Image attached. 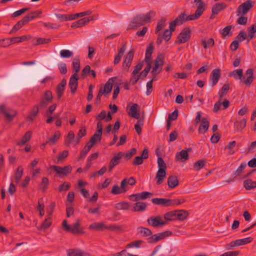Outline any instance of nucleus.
I'll return each instance as SVG.
<instances>
[{"instance_id":"58836bf2","label":"nucleus","mask_w":256,"mask_h":256,"mask_svg":"<svg viewBox=\"0 0 256 256\" xmlns=\"http://www.w3.org/2000/svg\"><path fill=\"white\" fill-rule=\"evenodd\" d=\"M51 40L50 38H38L32 40V42L34 46H38L42 44H48Z\"/></svg>"},{"instance_id":"37998d69","label":"nucleus","mask_w":256,"mask_h":256,"mask_svg":"<svg viewBox=\"0 0 256 256\" xmlns=\"http://www.w3.org/2000/svg\"><path fill=\"white\" fill-rule=\"evenodd\" d=\"M24 168L22 166H20L17 168V170L15 172L14 178L15 182L18 183L22 178L23 174Z\"/></svg>"},{"instance_id":"c03bdc74","label":"nucleus","mask_w":256,"mask_h":256,"mask_svg":"<svg viewBox=\"0 0 256 256\" xmlns=\"http://www.w3.org/2000/svg\"><path fill=\"white\" fill-rule=\"evenodd\" d=\"M89 228L94 230H102L106 229V226L102 222H94L90 225Z\"/></svg>"},{"instance_id":"f03ea898","label":"nucleus","mask_w":256,"mask_h":256,"mask_svg":"<svg viewBox=\"0 0 256 256\" xmlns=\"http://www.w3.org/2000/svg\"><path fill=\"white\" fill-rule=\"evenodd\" d=\"M245 76H244L243 70L242 68L236 69L229 74V76H232L235 80H240L241 82L248 86H250L254 79V69L248 68L246 72Z\"/></svg>"},{"instance_id":"6e6552de","label":"nucleus","mask_w":256,"mask_h":256,"mask_svg":"<svg viewBox=\"0 0 256 256\" xmlns=\"http://www.w3.org/2000/svg\"><path fill=\"white\" fill-rule=\"evenodd\" d=\"M191 30L189 27L184 28L180 34L178 36L177 38L179 44L185 43L190 38Z\"/></svg>"},{"instance_id":"0e129e2a","label":"nucleus","mask_w":256,"mask_h":256,"mask_svg":"<svg viewBox=\"0 0 256 256\" xmlns=\"http://www.w3.org/2000/svg\"><path fill=\"white\" fill-rule=\"evenodd\" d=\"M172 232L170 230L164 231V232H160L158 234V238H159V240L164 239V238L172 236Z\"/></svg>"},{"instance_id":"423d86ee","label":"nucleus","mask_w":256,"mask_h":256,"mask_svg":"<svg viewBox=\"0 0 256 256\" xmlns=\"http://www.w3.org/2000/svg\"><path fill=\"white\" fill-rule=\"evenodd\" d=\"M254 2L252 0H247L240 5L236 10L238 16H244L254 6Z\"/></svg>"},{"instance_id":"4be33fe9","label":"nucleus","mask_w":256,"mask_h":256,"mask_svg":"<svg viewBox=\"0 0 256 256\" xmlns=\"http://www.w3.org/2000/svg\"><path fill=\"white\" fill-rule=\"evenodd\" d=\"M169 201L170 199L164 198H153L152 199V202L154 204L165 207L170 206Z\"/></svg>"},{"instance_id":"79ce46f5","label":"nucleus","mask_w":256,"mask_h":256,"mask_svg":"<svg viewBox=\"0 0 256 256\" xmlns=\"http://www.w3.org/2000/svg\"><path fill=\"white\" fill-rule=\"evenodd\" d=\"M229 89L230 84L228 83L224 84L218 94L220 99L222 100L227 94Z\"/></svg>"},{"instance_id":"6ab92c4d","label":"nucleus","mask_w":256,"mask_h":256,"mask_svg":"<svg viewBox=\"0 0 256 256\" xmlns=\"http://www.w3.org/2000/svg\"><path fill=\"white\" fill-rule=\"evenodd\" d=\"M0 112L5 116L8 120L10 122L11 121L17 114L16 112L14 110L7 111L4 105L0 106Z\"/></svg>"},{"instance_id":"338daca9","label":"nucleus","mask_w":256,"mask_h":256,"mask_svg":"<svg viewBox=\"0 0 256 256\" xmlns=\"http://www.w3.org/2000/svg\"><path fill=\"white\" fill-rule=\"evenodd\" d=\"M172 36V32L168 29L166 30L163 33L162 32V36L166 42H168Z\"/></svg>"},{"instance_id":"f704fd0d","label":"nucleus","mask_w":256,"mask_h":256,"mask_svg":"<svg viewBox=\"0 0 256 256\" xmlns=\"http://www.w3.org/2000/svg\"><path fill=\"white\" fill-rule=\"evenodd\" d=\"M244 186L246 190H250L256 188V181L248 179L244 181Z\"/></svg>"},{"instance_id":"ddd939ff","label":"nucleus","mask_w":256,"mask_h":256,"mask_svg":"<svg viewBox=\"0 0 256 256\" xmlns=\"http://www.w3.org/2000/svg\"><path fill=\"white\" fill-rule=\"evenodd\" d=\"M78 76L76 74H74L70 78L68 86L70 89V92L74 94L78 88Z\"/></svg>"},{"instance_id":"393cba45","label":"nucleus","mask_w":256,"mask_h":256,"mask_svg":"<svg viewBox=\"0 0 256 256\" xmlns=\"http://www.w3.org/2000/svg\"><path fill=\"white\" fill-rule=\"evenodd\" d=\"M126 50V44H124L122 45V47L118 50V53L116 56L114 61V65H116L120 62L122 57Z\"/></svg>"},{"instance_id":"20e7f679","label":"nucleus","mask_w":256,"mask_h":256,"mask_svg":"<svg viewBox=\"0 0 256 256\" xmlns=\"http://www.w3.org/2000/svg\"><path fill=\"white\" fill-rule=\"evenodd\" d=\"M157 162L158 170L156 174V178L157 180L156 184H160L163 182L164 178L166 177V164L160 156L158 157Z\"/></svg>"},{"instance_id":"c756f323","label":"nucleus","mask_w":256,"mask_h":256,"mask_svg":"<svg viewBox=\"0 0 256 256\" xmlns=\"http://www.w3.org/2000/svg\"><path fill=\"white\" fill-rule=\"evenodd\" d=\"M178 178L174 176H170L168 179V184L169 188H174L178 185Z\"/></svg>"},{"instance_id":"cd10ccee","label":"nucleus","mask_w":256,"mask_h":256,"mask_svg":"<svg viewBox=\"0 0 256 256\" xmlns=\"http://www.w3.org/2000/svg\"><path fill=\"white\" fill-rule=\"evenodd\" d=\"M194 2L197 3V8L195 12L200 16L205 10L204 4L202 0H194Z\"/></svg>"},{"instance_id":"774afa93","label":"nucleus","mask_w":256,"mask_h":256,"mask_svg":"<svg viewBox=\"0 0 256 256\" xmlns=\"http://www.w3.org/2000/svg\"><path fill=\"white\" fill-rule=\"evenodd\" d=\"M90 150L88 148L84 146L83 149L80 152V156L78 158V160L80 161L81 160L84 158Z\"/></svg>"},{"instance_id":"4d7b16f0","label":"nucleus","mask_w":256,"mask_h":256,"mask_svg":"<svg viewBox=\"0 0 256 256\" xmlns=\"http://www.w3.org/2000/svg\"><path fill=\"white\" fill-rule=\"evenodd\" d=\"M202 44L204 48H207L208 47L212 46L214 44V42L212 38H210L207 42H206L204 40H202Z\"/></svg>"},{"instance_id":"0eeeda50","label":"nucleus","mask_w":256,"mask_h":256,"mask_svg":"<svg viewBox=\"0 0 256 256\" xmlns=\"http://www.w3.org/2000/svg\"><path fill=\"white\" fill-rule=\"evenodd\" d=\"M50 168L56 173L60 178L67 176L72 170V167L70 165L66 166L63 168L58 166H52Z\"/></svg>"},{"instance_id":"f3484780","label":"nucleus","mask_w":256,"mask_h":256,"mask_svg":"<svg viewBox=\"0 0 256 256\" xmlns=\"http://www.w3.org/2000/svg\"><path fill=\"white\" fill-rule=\"evenodd\" d=\"M123 153L122 152H118L116 154L114 155V156L112 158L110 162L108 165V171L111 172L112 168L118 165L120 163V161Z\"/></svg>"},{"instance_id":"a18cd8bd","label":"nucleus","mask_w":256,"mask_h":256,"mask_svg":"<svg viewBox=\"0 0 256 256\" xmlns=\"http://www.w3.org/2000/svg\"><path fill=\"white\" fill-rule=\"evenodd\" d=\"M232 27V26L231 25L226 26L224 28L222 31H220V34L222 38H225L226 36H232V32L231 31Z\"/></svg>"},{"instance_id":"bb28decb","label":"nucleus","mask_w":256,"mask_h":256,"mask_svg":"<svg viewBox=\"0 0 256 256\" xmlns=\"http://www.w3.org/2000/svg\"><path fill=\"white\" fill-rule=\"evenodd\" d=\"M27 19L24 17L22 20L17 22V23L13 26L10 32V34L16 32L19 30L22 26L27 24Z\"/></svg>"},{"instance_id":"aec40b11","label":"nucleus","mask_w":256,"mask_h":256,"mask_svg":"<svg viewBox=\"0 0 256 256\" xmlns=\"http://www.w3.org/2000/svg\"><path fill=\"white\" fill-rule=\"evenodd\" d=\"M114 78H110L104 85V88H100L99 90L101 91L104 95H106L109 94L112 90V83L114 82Z\"/></svg>"},{"instance_id":"680f3d73","label":"nucleus","mask_w":256,"mask_h":256,"mask_svg":"<svg viewBox=\"0 0 256 256\" xmlns=\"http://www.w3.org/2000/svg\"><path fill=\"white\" fill-rule=\"evenodd\" d=\"M52 218H46L44 222L41 224V228L44 230L48 229L52 224Z\"/></svg>"},{"instance_id":"9d476101","label":"nucleus","mask_w":256,"mask_h":256,"mask_svg":"<svg viewBox=\"0 0 256 256\" xmlns=\"http://www.w3.org/2000/svg\"><path fill=\"white\" fill-rule=\"evenodd\" d=\"M147 222L149 226L154 228H158L160 226H164L167 224L166 221L163 220L160 216H150L147 220Z\"/></svg>"},{"instance_id":"c85d7f7f","label":"nucleus","mask_w":256,"mask_h":256,"mask_svg":"<svg viewBox=\"0 0 256 256\" xmlns=\"http://www.w3.org/2000/svg\"><path fill=\"white\" fill-rule=\"evenodd\" d=\"M39 112V108L38 104L34 105L32 108L30 114L28 116V120L32 122L35 120L38 113Z\"/></svg>"},{"instance_id":"864d4df0","label":"nucleus","mask_w":256,"mask_h":256,"mask_svg":"<svg viewBox=\"0 0 256 256\" xmlns=\"http://www.w3.org/2000/svg\"><path fill=\"white\" fill-rule=\"evenodd\" d=\"M144 124V118H141L137 121L136 124L134 126V128L137 134L140 135L142 133V128Z\"/></svg>"},{"instance_id":"6e6d98bb","label":"nucleus","mask_w":256,"mask_h":256,"mask_svg":"<svg viewBox=\"0 0 256 256\" xmlns=\"http://www.w3.org/2000/svg\"><path fill=\"white\" fill-rule=\"evenodd\" d=\"M130 208V204L127 202H120L116 204V208L117 210H128Z\"/></svg>"},{"instance_id":"dca6fc26","label":"nucleus","mask_w":256,"mask_h":256,"mask_svg":"<svg viewBox=\"0 0 256 256\" xmlns=\"http://www.w3.org/2000/svg\"><path fill=\"white\" fill-rule=\"evenodd\" d=\"M221 76L220 70V68L214 69L210 76V80L212 82V86H214L218 82Z\"/></svg>"},{"instance_id":"f257e3e1","label":"nucleus","mask_w":256,"mask_h":256,"mask_svg":"<svg viewBox=\"0 0 256 256\" xmlns=\"http://www.w3.org/2000/svg\"><path fill=\"white\" fill-rule=\"evenodd\" d=\"M155 16L156 12L153 10H150L146 14H138L136 15L128 24L127 30H136L138 27L144 25L146 23L150 22L152 18Z\"/></svg>"},{"instance_id":"2eb2a0df","label":"nucleus","mask_w":256,"mask_h":256,"mask_svg":"<svg viewBox=\"0 0 256 256\" xmlns=\"http://www.w3.org/2000/svg\"><path fill=\"white\" fill-rule=\"evenodd\" d=\"M192 150V148H189L186 150H182L180 152H177L176 154V160L177 161L183 162L188 160L189 156L188 152H191Z\"/></svg>"},{"instance_id":"49530a36","label":"nucleus","mask_w":256,"mask_h":256,"mask_svg":"<svg viewBox=\"0 0 256 256\" xmlns=\"http://www.w3.org/2000/svg\"><path fill=\"white\" fill-rule=\"evenodd\" d=\"M72 69L75 72L74 74H76L80 70V60L78 58H76L72 61Z\"/></svg>"},{"instance_id":"1a4fd4ad","label":"nucleus","mask_w":256,"mask_h":256,"mask_svg":"<svg viewBox=\"0 0 256 256\" xmlns=\"http://www.w3.org/2000/svg\"><path fill=\"white\" fill-rule=\"evenodd\" d=\"M164 56L162 54L158 55L154 60V65L152 68V73L154 76H156L160 72L164 64Z\"/></svg>"},{"instance_id":"4468645a","label":"nucleus","mask_w":256,"mask_h":256,"mask_svg":"<svg viewBox=\"0 0 256 256\" xmlns=\"http://www.w3.org/2000/svg\"><path fill=\"white\" fill-rule=\"evenodd\" d=\"M253 240V238L251 237H248L246 238L236 240L234 241L231 242L229 244V246L230 248L238 246H242L246 244H247L250 243Z\"/></svg>"},{"instance_id":"603ef678","label":"nucleus","mask_w":256,"mask_h":256,"mask_svg":"<svg viewBox=\"0 0 256 256\" xmlns=\"http://www.w3.org/2000/svg\"><path fill=\"white\" fill-rule=\"evenodd\" d=\"M144 243V242L142 240H136L135 241H133L129 244H128L126 246V248H130L132 247H136V248H139L140 247V245Z\"/></svg>"},{"instance_id":"c9c22d12","label":"nucleus","mask_w":256,"mask_h":256,"mask_svg":"<svg viewBox=\"0 0 256 256\" xmlns=\"http://www.w3.org/2000/svg\"><path fill=\"white\" fill-rule=\"evenodd\" d=\"M52 16L57 18L60 22L71 20L70 14H54Z\"/></svg>"},{"instance_id":"72a5a7b5","label":"nucleus","mask_w":256,"mask_h":256,"mask_svg":"<svg viewBox=\"0 0 256 256\" xmlns=\"http://www.w3.org/2000/svg\"><path fill=\"white\" fill-rule=\"evenodd\" d=\"M154 50V47L153 46L152 43L150 44L146 50L144 58L145 62H148L152 58V54Z\"/></svg>"},{"instance_id":"de8ad7c7","label":"nucleus","mask_w":256,"mask_h":256,"mask_svg":"<svg viewBox=\"0 0 256 256\" xmlns=\"http://www.w3.org/2000/svg\"><path fill=\"white\" fill-rule=\"evenodd\" d=\"M31 132L28 131L26 132L22 138L20 142L18 143V145L24 144L27 142H28L31 138Z\"/></svg>"},{"instance_id":"2f4dec72","label":"nucleus","mask_w":256,"mask_h":256,"mask_svg":"<svg viewBox=\"0 0 256 256\" xmlns=\"http://www.w3.org/2000/svg\"><path fill=\"white\" fill-rule=\"evenodd\" d=\"M42 14V11L41 10H37L30 12L24 16V18L27 19L26 22L28 23L30 20H32L38 18Z\"/></svg>"},{"instance_id":"b1692460","label":"nucleus","mask_w":256,"mask_h":256,"mask_svg":"<svg viewBox=\"0 0 256 256\" xmlns=\"http://www.w3.org/2000/svg\"><path fill=\"white\" fill-rule=\"evenodd\" d=\"M174 212L175 214V219H177L180 220H184L188 216V212L186 210H174Z\"/></svg>"},{"instance_id":"052dcab7","label":"nucleus","mask_w":256,"mask_h":256,"mask_svg":"<svg viewBox=\"0 0 256 256\" xmlns=\"http://www.w3.org/2000/svg\"><path fill=\"white\" fill-rule=\"evenodd\" d=\"M174 211H171L166 212L164 215V218L166 220L165 221H166L168 222V221L170 220H175V216H174Z\"/></svg>"},{"instance_id":"9b49d317","label":"nucleus","mask_w":256,"mask_h":256,"mask_svg":"<svg viewBox=\"0 0 256 256\" xmlns=\"http://www.w3.org/2000/svg\"><path fill=\"white\" fill-rule=\"evenodd\" d=\"M135 52L134 49H132L126 54L122 63V68L126 72L129 70L134 58V54Z\"/></svg>"},{"instance_id":"412c9836","label":"nucleus","mask_w":256,"mask_h":256,"mask_svg":"<svg viewBox=\"0 0 256 256\" xmlns=\"http://www.w3.org/2000/svg\"><path fill=\"white\" fill-rule=\"evenodd\" d=\"M138 108L139 106L137 104H133L128 112V114L132 118L138 119L140 118L139 110H138Z\"/></svg>"},{"instance_id":"e433bc0d","label":"nucleus","mask_w":256,"mask_h":256,"mask_svg":"<svg viewBox=\"0 0 256 256\" xmlns=\"http://www.w3.org/2000/svg\"><path fill=\"white\" fill-rule=\"evenodd\" d=\"M88 20L84 18L73 22L71 26V27L74 28L82 27L88 24Z\"/></svg>"},{"instance_id":"a19ab883","label":"nucleus","mask_w":256,"mask_h":256,"mask_svg":"<svg viewBox=\"0 0 256 256\" xmlns=\"http://www.w3.org/2000/svg\"><path fill=\"white\" fill-rule=\"evenodd\" d=\"M246 120L243 118L240 121H236L234 124V128L237 131H241L246 126Z\"/></svg>"},{"instance_id":"4c0bfd02","label":"nucleus","mask_w":256,"mask_h":256,"mask_svg":"<svg viewBox=\"0 0 256 256\" xmlns=\"http://www.w3.org/2000/svg\"><path fill=\"white\" fill-rule=\"evenodd\" d=\"M146 206L147 204L146 203L140 202H136L134 204L132 210L134 212L144 211L146 209Z\"/></svg>"},{"instance_id":"473e14b6","label":"nucleus","mask_w":256,"mask_h":256,"mask_svg":"<svg viewBox=\"0 0 256 256\" xmlns=\"http://www.w3.org/2000/svg\"><path fill=\"white\" fill-rule=\"evenodd\" d=\"M32 38L30 35H24L21 36L14 37L11 38V41L12 44L16 43H19L24 41H26L30 40Z\"/></svg>"},{"instance_id":"e2e57ef3","label":"nucleus","mask_w":256,"mask_h":256,"mask_svg":"<svg viewBox=\"0 0 256 256\" xmlns=\"http://www.w3.org/2000/svg\"><path fill=\"white\" fill-rule=\"evenodd\" d=\"M42 98H44L46 100L52 102L53 100V96L51 90H47L45 91Z\"/></svg>"},{"instance_id":"3c124183","label":"nucleus","mask_w":256,"mask_h":256,"mask_svg":"<svg viewBox=\"0 0 256 256\" xmlns=\"http://www.w3.org/2000/svg\"><path fill=\"white\" fill-rule=\"evenodd\" d=\"M60 133L59 132H56L54 136L48 138L46 141V144H54L60 138Z\"/></svg>"},{"instance_id":"13d9d810","label":"nucleus","mask_w":256,"mask_h":256,"mask_svg":"<svg viewBox=\"0 0 256 256\" xmlns=\"http://www.w3.org/2000/svg\"><path fill=\"white\" fill-rule=\"evenodd\" d=\"M60 56L62 58H69L73 56V52L68 50H62L60 52Z\"/></svg>"},{"instance_id":"69168bd1","label":"nucleus","mask_w":256,"mask_h":256,"mask_svg":"<svg viewBox=\"0 0 256 256\" xmlns=\"http://www.w3.org/2000/svg\"><path fill=\"white\" fill-rule=\"evenodd\" d=\"M71 185L70 182H64L62 184H60L58 188L60 192L67 191L70 188Z\"/></svg>"},{"instance_id":"f8f14e48","label":"nucleus","mask_w":256,"mask_h":256,"mask_svg":"<svg viewBox=\"0 0 256 256\" xmlns=\"http://www.w3.org/2000/svg\"><path fill=\"white\" fill-rule=\"evenodd\" d=\"M127 186L126 178H124L120 182V186L114 185L112 189L111 193L114 194H118L126 192L127 190L126 186Z\"/></svg>"},{"instance_id":"39448f33","label":"nucleus","mask_w":256,"mask_h":256,"mask_svg":"<svg viewBox=\"0 0 256 256\" xmlns=\"http://www.w3.org/2000/svg\"><path fill=\"white\" fill-rule=\"evenodd\" d=\"M200 17L196 12L192 14L187 15L184 12H181L174 20L178 26H180L186 22L194 20H198Z\"/></svg>"},{"instance_id":"7c9ffc66","label":"nucleus","mask_w":256,"mask_h":256,"mask_svg":"<svg viewBox=\"0 0 256 256\" xmlns=\"http://www.w3.org/2000/svg\"><path fill=\"white\" fill-rule=\"evenodd\" d=\"M226 7V4L224 2L216 3L212 8V14H218L220 11L224 10Z\"/></svg>"},{"instance_id":"09e8293b","label":"nucleus","mask_w":256,"mask_h":256,"mask_svg":"<svg viewBox=\"0 0 256 256\" xmlns=\"http://www.w3.org/2000/svg\"><path fill=\"white\" fill-rule=\"evenodd\" d=\"M206 164V160H199L194 164V168L196 170H198L202 168Z\"/></svg>"},{"instance_id":"ea45409f","label":"nucleus","mask_w":256,"mask_h":256,"mask_svg":"<svg viewBox=\"0 0 256 256\" xmlns=\"http://www.w3.org/2000/svg\"><path fill=\"white\" fill-rule=\"evenodd\" d=\"M138 233L142 234L143 236H148L152 234V230L140 226L138 228Z\"/></svg>"},{"instance_id":"a878e982","label":"nucleus","mask_w":256,"mask_h":256,"mask_svg":"<svg viewBox=\"0 0 256 256\" xmlns=\"http://www.w3.org/2000/svg\"><path fill=\"white\" fill-rule=\"evenodd\" d=\"M209 122L206 118H202L201 120V124L198 128V132L205 133L208 129Z\"/></svg>"},{"instance_id":"7ed1b4c3","label":"nucleus","mask_w":256,"mask_h":256,"mask_svg":"<svg viewBox=\"0 0 256 256\" xmlns=\"http://www.w3.org/2000/svg\"><path fill=\"white\" fill-rule=\"evenodd\" d=\"M62 228L66 232H69L74 235L84 234V232L83 227L81 226L79 220L72 225H69L66 220H63L62 224Z\"/></svg>"},{"instance_id":"5fc2aeb1","label":"nucleus","mask_w":256,"mask_h":256,"mask_svg":"<svg viewBox=\"0 0 256 256\" xmlns=\"http://www.w3.org/2000/svg\"><path fill=\"white\" fill-rule=\"evenodd\" d=\"M49 184L48 179L46 177L42 178V182L40 184V188L42 192H45L48 188Z\"/></svg>"},{"instance_id":"a211bd4d","label":"nucleus","mask_w":256,"mask_h":256,"mask_svg":"<svg viewBox=\"0 0 256 256\" xmlns=\"http://www.w3.org/2000/svg\"><path fill=\"white\" fill-rule=\"evenodd\" d=\"M66 84V79L63 78L61 82L58 84L56 87V92L57 95V99L58 100H60L62 98Z\"/></svg>"},{"instance_id":"5701e85b","label":"nucleus","mask_w":256,"mask_h":256,"mask_svg":"<svg viewBox=\"0 0 256 256\" xmlns=\"http://www.w3.org/2000/svg\"><path fill=\"white\" fill-rule=\"evenodd\" d=\"M246 164L245 162L242 163L238 168L233 172L228 182L233 181L235 178L239 176L243 170L246 168Z\"/></svg>"},{"instance_id":"8fccbe9b","label":"nucleus","mask_w":256,"mask_h":256,"mask_svg":"<svg viewBox=\"0 0 256 256\" xmlns=\"http://www.w3.org/2000/svg\"><path fill=\"white\" fill-rule=\"evenodd\" d=\"M166 19L164 18H162L160 20L158 21L156 28V33H158L162 29V28L166 26Z\"/></svg>"},{"instance_id":"bf43d9fd","label":"nucleus","mask_w":256,"mask_h":256,"mask_svg":"<svg viewBox=\"0 0 256 256\" xmlns=\"http://www.w3.org/2000/svg\"><path fill=\"white\" fill-rule=\"evenodd\" d=\"M136 153V148H132L129 151L125 154L123 153L124 156V158L126 160H130L134 155Z\"/></svg>"}]
</instances>
